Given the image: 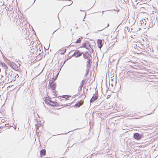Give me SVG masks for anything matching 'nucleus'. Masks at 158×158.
Listing matches in <instances>:
<instances>
[{
  "label": "nucleus",
  "instance_id": "29",
  "mask_svg": "<svg viewBox=\"0 0 158 158\" xmlns=\"http://www.w3.org/2000/svg\"><path fill=\"white\" fill-rule=\"evenodd\" d=\"M104 29V28H103V29H102V30H98V31H102V30Z\"/></svg>",
  "mask_w": 158,
  "mask_h": 158
},
{
  "label": "nucleus",
  "instance_id": "45",
  "mask_svg": "<svg viewBox=\"0 0 158 158\" xmlns=\"http://www.w3.org/2000/svg\"><path fill=\"white\" fill-rule=\"evenodd\" d=\"M16 77H18V76H17Z\"/></svg>",
  "mask_w": 158,
  "mask_h": 158
},
{
  "label": "nucleus",
  "instance_id": "27",
  "mask_svg": "<svg viewBox=\"0 0 158 158\" xmlns=\"http://www.w3.org/2000/svg\"><path fill=\"white\" fill-rule=\"evenodd\" d=\"M80 92H79L78 91V93H77V95H79V94H80Z\"/></svg>",
  "mask_w": 158,
  "mask_h": 158
},
{
  "label": "nucleus",
  "instance_id": "24",
  "mask_svg": "<svg viewBox=\"0 0 158 158\" xmlns=\"http://www.w3.org/2000/svg\"><path fill=\"white\" fill-rule=\"evenodd\" d=\"M68 1L70 2V4H67L68 6H69L71 5L73 3V1L71 0H68Z\"/></svg>",
  "mask_w": 158,
  "mask_h": 158
},
{
  "label": "nucleus",
  "instance_id": "20",
  "mask_svg": "<svg viewBox=\"0 0 158 158\" xmlns=\"http://www.w3.org/2000/svg\"><path fill=\"white\" fill-rule=\"evenodd\" d=\"M71 96L68 95H63L62 96V98H65L66 100L68 99L69 97H71Z\"/></svg>",
  "mask_w": 158,
  "mask_h": 158
},
{
  "label": "nucleus",
  "instance_id": "41",
  "mask_svg": "<svg viewBox=\"0 0 158 158\" xmlns=\"http://www.w3.org/2000/svg\"><path fill=\"white\" fill-rule=\"evenodd\" d=\"M56 30H56L53 33H54L55 32Z\"/></svg>",
  "mask_w": 158,
  "mask_h": 158
},
{
  "label": "nucleus",
  "instance_id": "15",
  "mask_svg": "<svg viewBox=\"0 0 158 158\" xmlns=\"http://www.w3.org/2000/svg\"><path fill=\"white\" fill-rule=\"evenodd\" d=\"M146 22L145 19H143L142 20H141L140 21V23H139V24H140V25L143 26V24H144L145 25L146 24V23L145 22Z\"/></svg>",
  "mask_w": 158,
  "mask_h": 158
},
{
  "label": "nucleus",
  "instance_id": "10",
  "mask_svg": "<svg viewBox=\"0 0 158 158\" xmlns=\"http://www.w3.org/2000/svg\"><path fill=\"white\" fill-rule=\"evenodd\" d=\"M102 41L101 40L99 39L97 40V44H98V47L99 48H101L102 46Z\"/></svg>",
  "mask_w": 158,
  "mask_h": 158
},
{
  "label": "nucleus",
  "instance_id": "16",
  "mask_svg": "<svg viewBox=\"0 0 158 158\" xmlns=\"http://www.w3.org/2000/svg\"><path fill=\"white\" fill-rule=\"evenodd\" d=\"M1 64L2 66V67L4 68L5 69H7L8 68V67L6 64L3 62H2L1 63Z\"/></svg>",
  "mask_w": 158,
  "mask_h": 158
},
{
  "label": "nucleus",
  "instance_id": "26",
  "mask_svg": "<svg viewBox=\"0 0 158 158\" xmlns=\"http://www.w3.org/2000/svg\"><path fill=\"white\" fill-rule=\"evenodd\" d=\"M48 102H49V103H52V102L51 100H50L49 101V102L48 101Z\"/></svg>",
  "mask_w": 158,
  "mask_h": 158
},
{
  "label": "nucleus",
  "instance_id": "39",
  "mask_svg": "<svg viewBox=\"0 0 158 158\" xmlns=\"http://www.w3.org/2000/svg\"><path fill=\"white\" fill-rule=\"evenodd\" d=\"M35 0H34V2H33V3H34V2H35Z\"/></svg>",
  "mask_w": 158,
  "mask_h": 158
},
{
  "label": "nucleus",
  "instance_id": "40",
  "mask_svg": "<svg viewBox=\"0 0 158 158\" xmlns=\"http://www.w3.org/2000/svg\"><path fill=\"white\" fill-rule=\"evenodd\" d=\"M80 11H83V10H80Z\"/></svg>",
  "mask_w": 158,
  "mask_h": 158
},
{
  "label": "nucleus",
  "instance_id": "36",
  "mask_svg": "<svg viewBox=\"0 0 158 158\" xmlns=\"http://www.w3.org/2000/svg\"><path fill=\"white\" fill-rule=\"evenodd\" d=\"M104 12V11H102V14H103V12Z\"/></svg>",
  "mask_w": 158,
  "mask_h": 158
},
{
  "label": "nucleus",
  "instance_id": "23",
  "mask_svg": "<svg viewBox=\"0 0 158 158\" xmlns=\"http://www.w3.org/2000/svg\"><path fill=\"white\" fill-rule=\"evenodd\" d=\"M89 72V69H86V73L85 76V77H86L87 75L88 74Z\"/></svg>",
  "mask_w": 158,
  "mask_h": 158
},
{
  "label": "nucleus",
  "instance_id": "34",
  "mask_svg": "<svg viewBox=\"0 0 158 158\" xmlns=\"http://www.w3.org/2000/svg\"><path fill=\"white\" fill-rule=\"evenodd\" d=\"M111 86H113V84H111Z\"/></svg>",
  "mask_w": 158,
  "mask_h": 158
},
{
  "label": "nucleus",
  "instance_id": "25",
  "mask_svg": "<svg viewBox=\"0 0 158 158\" xmlns=\"http://www.w3.org/2000/svg\"><path fill=\"white\" fill-rule=\"evenodd\" d=\"M125 3L128 2V0H123Z\"/></svg>",
  "mask_w": 158,
  "mask_h": 158
},
{
  "label": "nucleus",
  "instance_id": "11",
  "mask_svg": "<svg viewBox=\"0 0 158 158\" xmlns=\"http://www.w3.org/2000/svg\"><path fill=\"white\" fill-rule=\"evenodd\" d=\"M85 81L84 80H82L81 83V85L78 89V91L80 92L82 90V87H83Z\"/></svg>",
  "mask_w": 158,
  "mask_h": 158
},
{
  "label": "nucleus",
  "instance_id": "31",
  "mask_svg": "<svg viewBox=\"0 0 158 158\" xmlns=\"http://www.w3.org/2000/svg\"><path fill=\"white\" fill-rule=\"evenodd\" d=\"M16 127H15V128H14V129L15 130H16Z\"/></svg>",
  "mask_w": 158,
  "mask_h": 158
},
{
  "label": "nucleus",
  "instance_id": "42",
  "mask_svg": "<svg viewBox=\"0 0 158 158\" xmlns=\"http://www.w3.org/2000/svg\"><path fill=\"white\" fill-rule=\"evenodd\" d=\"M109 25V24H108V25H107V27Z\"/></svg>",
  "mask_w": 158,
  "mask_h": 158
},
{
  "label": "nucleus",
  "instance_id": "13",
  "mask_svg": "<svg viewBox=\"0 0 158 158\" xmlns=\"http://www.w3.org/2000/svg\"><path fill=\"white\" fill-rule=\"evenodd\" d=\"M49 85L50 86V87L52 89V90H55L56 87V84L55 83L51 84H49Z\"/></svg>",
  "mask_w": 158,
  "mask_h": 158
},
{
  "label": "nucleus",
  "instance_id": "4",
  "mask_svg": "<svg viewBox=\"0 0 158 158\" xmlns=\"http://www.w3.org/2000/svg\"><path fill=\"white\" fill-rule=\"evenodd\" d=\"M9 64L13 69L16 71H19V70L20 68L15 63L13 62H10Z\"/></svg>",
  "mask_w": 158,
  "mask_h": 158
},
{
  "label": "nucleus",
  "instance_id": "44",
  "mask_svg": "<svg viewBox=\"0 0 158 158\" xmlns=\"http://www.w3.org/2000/svg\"><path fill=\"white\" fill-rule=\"evenodd\" d=\"M82 95H82V94H81V96H82Z\"/></svg>",
  "mask_w": 158,
  "mask_h": 158
},
{
  "label": "nucleus",
  "instance_id": "3",
  "mask_svg": "<svg viewBox=\"0 0 158 158\" xmlns=\"http://www.w3.org/2000/svg\"><path fill=\"white\" fill-rule=\"evenodd\" d=\"M98 93L97 90H96L95 93L93 95V96L90 100V102L91 103L94 102V101H96L98 99Z\"/></svg>",
  "mask_w": 158,
  "mask_h": 158
},
{
  "label": "nucleus",
  "instance_id": "2",
  "mask_svg": "<svg viewBox=\"0 0 158 158\" xmlns=\"http://www.w3.org/2000/svg\"><path fill=\"white\" fill-rule=\"evenodd\" d=\"M20 37L17 35H13L9 41V43L12 46H15L17 45V43L20 40Z\"/></svg>",
  "mask_w": 158,
  "mask_h": 158
},
{
  "label": "nucleus",
  "instance_id": "8",
  "mask_svg": "<svg viewBox=\"0 0 158 158\" xmlns=\"http://www.w3.org/2000/svg\"><path fill=\"white\" fill-rule=\"evenodd\" d=\"M86 61L87 64L86 65V67L90 68L92 64V58H89V59H87Z\"/></svg>",
  "mask_w": 158,
  "mask_h": 158
},
{
  "label": "nucleus",
  "instance_id": "7",
  "mask_svg": "<svg viewBox=\"0 0 158 158\" xmlns=\"http://www.w3.org/2000/svg\"><path fill=\"white\" fill-rule=\"evenodd\" d=\"M83 54L82 52H80L78 50L76 51L71 56H75L76 57H78L81 56Z\"/></svg>",
  "mask_w": 158,
  "mask_h": 158
},
{
  "label": "nucleus",
  "instance_id": "43",
  "mask_svg": "<svg viewBox=\"0 0 158 158\" xmlns=\"http://www.w3.org/2000/svg\"><path fill=\"white\" fill-rule=\"evenodd\" d=\"M49 47H48V49H49Z\"/></svg>",
  "mask_w": 158,
  "mask_h": 158
},
{
  "label": "nucleus",
  "instance_id": "14",
  "mask_svg": "<svg viewBox=\"0 0 158 158\" xmlns=\"http://www.w3.org/2000/svg\"><path fill=\"white\" fill-rule=\"evenodd\" d=\"M46 154V150L45 149H43L40 151V155L41 156H44Z\"/></svg>",
  "mask_w": 158,
  "mask_h": 158
},
{
  "label": "nucleus",
  "instance_id": "9",
  "mask_svg": "<svg viewBox=\"0 0 158 158\" xmlns=\"http://www.w3.org/2000/svg\"><path fill=\"white\" fill-rule=\"evenodd\" d=\"M83 57L85 59H88L89 58H92L91 56L88 53V52L83 53Z\"/></svg>",
  "mask_w": 158,
  "mask_h": 158
},
{
  "label": "nucleus",
  "instance_id": "35",
  "mask_svg": "<svg viewBox=\"0 0 158 158\" xmlns=\"http://www.w3.org/2000/svg\"><path fill=\"white\" fill-rule=\"evenodd\" d=\"M65 61H64V63H63V64H64V63H65Z\"/></svg>",
  "mask_w": 158,
  "mask_h": 158
},
{
  "label": "nucleus",
  "instance_id": "19",
  "mask_svg": "<svg viewBox=\"0 0 158 158\" xmlns=\"http://www.w3.org/2000/svg\"><path fill=\"white\" fill-rule=\"evenodd\" d=\"M56 80V78H53L52 79L50 80L49 81V84H51L52 83H53V82L55 81Z\"/></svg>",
  "mask_w": 158,
  "mask_h": 158
},
{
  "label": "nucleus",
  "instance_id": "6",
  "mask_svg": "<svg viewBox=\"0 0 158 158\" xmlns=\"http://www.w3.org/2000/svg\"><path fill=\"white\" fill-rule=\"evenodd\" d=\"M143 135L142 134H139L138 133H135L133 135V137L135 139L137 140L141 139L143 137Z\"/></svg>",
  "mask_w": 158,
  "mask_h": 158
},
{
  "label": "nucleus",
  "instance_id": "1",
  "mask_svg": "<svg viewBox=\"0 0 158 158\" xmlns=\"http://www.w3.org/2000/svg\"><path fill=\"white\" fill-rule=\"evenodd\" d=\"M5 73L6 78L5 81L7 83L10 82L12 81H15L16 77L17 76H18V77H19L18 74H15L12 72L9 71L7 70H5Z\"/></svg>",
  "mask_w": 158,
  "mask_h": 158
},
{
  "label": "nucleus",
  "instance_id": "17",
  "mask_svg": "<svg viewBox=\"0 0 158 158\" xmlns=\"http://www.w3.org/2000/svg\"><path fill=\"white\" fill-rule=\"evenodd\" d=\"M66 49L65 48H62L61 49V52L60 53L61 55H64L66 52Z\"/></svg>",
  "mask_w": 158,
  "mask_h": 158
},
{
  "label": "nucleus",
  "instance_id": "32",
  "mask_svg": "<svg viewBox=\"0 0 158 158\" xmlns=\"http://www.w3.org/2000/svg\"><path fill=\"white\" fill-rule=\"evenodd\" d=\"M76 95H74L73 96V98H74L75 97Z\"/></svg>",
  "mask_w": 158,
  "mask_h": 158
},
{
  "label": "nucleus",
  "instance_id": "21",
  "mask_svg": "<svg viewBox=\"0 0 158 158\" xmlns=\"http://www.w3.org/2000/svg\"><path fill=\"white\" fill-rule=\"evenodd\" d=\"M81 105V103L80 102H78L75 105V107H79Z\"/></svg>",
  "mask_w": 158,
  "mask_h": 158
},
{
  "label": "nucleus",
  "instance_id": "22",
  "mask_svg": "<svg viewBox=\"0 0 158 158\" xmlns=\"http://www.w3.org/2000/svg\"><path fill=\"white\" fill-rule=\"evenodd\" d=\"M81 39L80 38H79L78 40H77V41H76L75 43L76 44H79L81 43Z\"/></svg>",
  "mask_w": 158,
  "mask_h": 158
},
{
  "label": "nucleus",
  "instance_id": "12",
  "mask_svg": "<svg viewBox=\"0 0 158 158\" xmlns=\"http://www.w3.org/2000/svg\"><path fill=\"white\" fill-rule=\"evenodd\" d=\"M45 102L47 104H50V105L52 106H57V104L56 102H52L51 103H50L47 101H45Z\"/></svg>",
  "mask_w": 158,
  "mask_h": 158
},
{
  "label": "nucleus",
  "instance_id": "28",
  "mask_svg": "<svg viewBox=\"0 0 158 158\" xmlns=\"http://www.w3.org/2000/svg\"><path fill=\"white\" fill-rule=\"evenodd\" d=\"M93 155H91L89 156V158H91L92 156Z\"/></svg>",
  "mask_w": 158,
  "mask_h": 158
},
{
  "label": "nucleus",
  "instance_id": "37",
  "mask_svg": "<svg viewBox=\"0 0 158 158\" xmlns=\"http://www.w3.org/2000/svg\"><path fill=\"white\" fill-rule=\"evenodd\" d=\"M85 98V95L84 96V98Z\"/></svg>",
  "mask_w": 158,
  "mask_h": 158
},
{
  "label": "nucleus",
  "instance_id": "38",
  "mask_svg": "<svg viewBox=\"0 0 158 158\" xmlns=\"http://www.w3.org/2000/svg\"><path fill=\"white\" fill-rule=\"evenodd\" d=\"M70 131L68 132L67 133H65V134H67V133H69Z\"/></svg>",
  "mask_w": 158,
  "mask_h": 158
},
{
  "label": "nucleus",
  "instance_id": "5",
  "mask_svg": "<svg viewBox=\"0 0 158 158\" xmlns=\"http://www.w3.org/2000/svg\"><path fill=\"white\" fill-rule=\"evenodd\" d=\"M81 47L85 48L88 50H90V48H91L90 44L87 41L83 43Z\"/></svg>",
  "mask_w": 158,
  "mask_h": 158
},
{
  "label": "nucleus",
  "instance_id": "33",
  "mask_svg": "<svg viewBox=\"0 0 158 158\" xmlns=\"http://www.w3.org/2000/svg\"><path fill=\"white\" fill-rule=\"evenodd\" d=\"M121 23H120L119 25H118V26L117 27L120 25Z\"/></svg>",
  "mask_w": 158,
  "mask_h": 158
},
{
  "label": "nucleus",
  "instance_id": "18",
  "mask_svg": "<svg viewBox=\"0 0 158 158\" xmlns=\"http://www.w3.org/2000/svg\"><path fill=\"white\" fill-rule=\"evenodd\" d=\"M6 124H5V126H2V127H0V129H1V130H0V131H4V130H5L6 129V127H5V126L6 125Z\"/></svg>",
  "mask_w": 158,
  "mask_h": 158
},
{
  "label": "nucleus",
  "instance_id": "30",
  "mask_svg": "<svg viewBox=\"0 0 158 158\" xmlns=\"http://www.w3.org/2000/svg\"><path fill=\"white\" fill-rule=\"evenodd\" d=\"M73 51H72L71 52H69V54L71 53V52H73Z\"/></svg>",
  "mask_w": 158,
  "mask_h": 158
}]
</instances>
